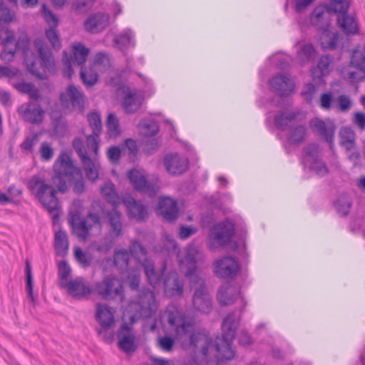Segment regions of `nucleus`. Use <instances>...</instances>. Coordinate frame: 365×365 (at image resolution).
I'll return each mask as SVG.
<instances>
[{"label": "nucleus", "instance_id": "nucleus-1", "mask_svg": "<svg viewBox=\"0 0 365 365\" xmlns=\"http://www.w3.org/2000/svg\"><path fill=\"white\" fill-rule=\"evenodd\" d=\"M163 318L174 329L175 339L183 349H192L195 353L200 352L205 357L208 356L210 350L214 349L218 363L228 361L235 357L236 352L232 345L240 319L237 318L235 313L228 314L224 319L222 337L217 338L215 342L205 331L196 329L193 319L182 313L176 306H168Z\"/></svg>", "mask_w": 365, "mask_h": 365}, {"label": "nucleus", "instance_id": "nucleus-2", "mask_svg": "<svg viewBox=\"0 0 365 365\" xmlns=\"http://www.w3.org/2000/svg\"><path fill=\"white\" fill-rule=\"evenodd\" d=\"M197 255V248L190 245L186 248L185 256L179 259V262L185 277L188 278L190 286L195 288L192 297V305L195 309L202 314H209L213 309L212 299L205 280L196 273Z\"/></svg>", "mask_w": 365, "mask_h": 365}, {"label": "nucleus", "instance_id": "nucleus-3", "mask_svg": "<svg viewBox=\"0 0 365 365\" xmlns=\"http://www.w3.org/2000/svg\"><path fill=\"white\" fill-rule=\"evenodd\" d=\"M35 48L37 50L41 66L43 68V73H41L37 68V57L29 50V40L26 36L19 38L16 46L17 49L21 50L24 54V63L27 70L38 79H47L46 71L54 73L55 61L53 56L43 40L36 38L34 42Z\"/></svg>", "mask_w": 365, "mask_h": 365}, {"label": "nucleus", "instance_id": "nucleus-4", "mask_svg": "<svg viewBox=\"0 0 365 365\" xmlns=\"http://www.w3.org/2000/svg\"><path fill=\"white\" fill-rule=\"evenodd\" d=\"M53 170L52 183L59 192L64 193L68 190L65 179L66 177L73 180V190L76 194H81L84 192L85 183L81 171L73 165L71 155L68 153H61L53 165Z\"/></svg>", "mask_w": 365, "mask_h": 365}, {"label": "nucleus", "instance_id": "nucleus-5", "mask_svg": "<svg viewBox=\"0 0 365 365\" xmlns=\"http://www.w3.org/2000/svg\"><path fill=\"white\" fill-rule=\"evenodd\" d=\"M28 188L48 212L53 213L58 210L59 200L56 197V190L46 182L43 176L33 175L28 181Z\"/></svg>", "mask_w": 365, "mask_h": 365}, {"label": "nucleus", "instance_id": "nucleus-6", "mask_svg": "<svg viewBox=\"0 0 365 365\" xmlns=\"http://www.w3.org/2000/svg\"><path fill=\"white\" fill-rule=\"evenodd\" d=\"M73 147L80 158L86 177L92 182L96 181L99 177L101 168L98 161L99 152L96 155L92 150L86 146L81 138H75L73 140Z\"/></svg>", "mask_w": 365, "mask_h": 365}, {"label": "nucleus", "instance_id": "nucleus-7", "mask_svg": "<svg viewBox=\"0 0 365 365\" xmlns=\"http://www.w3.org/2000/svg\"><path fill=\"white\" fill-rule=\"evenodd\" d=\"M129 307L135 312L137 317H150L158 308L154 292L146 288L140 290L137 297L129 304Z\"/></svg>", "mask_w": 365, "mask_h": 365}, {"label": "nucleus", "instance_id": "nucleus-8", "mask_svg": "<svg viewBox=\"0 0 365 365\" xmlns=\"http://www.w3.org/2000/svg\"><path fill=\"white\" fill-rule=\"evenodd\" d=\"M69 222L75 235L83 240L87 239L93 227H101L100 216L92 212H89L84 218H81L78 212H73L70 215Z\"/></svg>", "mask_w": 365, "mask_h": 365}, {"label": "nucleus", "instance_id": "nucleus-9", "mask_svg": "<svg viewBox=\"0 0 365 365\" xmlns=\"http://www.w3.org/2000/svg\"><path fill=\"white\" fill-rule=\"evenodd\" d=\"M234 234L235 225L230 220L215 225L210 230L209 247L212 250L219 246H225L231 241Z\"/></svg>", "mask_w": 365, "mask_h": 365}, {"label": "nucleus", "instance_id": "nucleus-10", "mask_svg": "<svg viewBox=\"0 0 365 365\" xmlns=\"http://www.w3.org/2000/svg\"><path fill=\"white\" fill-rule=\"evenodd\" d=\"M334 6L332 11L337 14L336 21L339 27L346 35H355L359 33V28L358 21L354 15L348 14L350 2H344L340 7Z\"/></svg>", "mask_w": 365, "mask_h": 365}, {"label": "nucleus", "instance_id": "nucleus-11", "mask_svg": "<svg viewBox=\"0 0 365 365\" xmlns=\"http://www.w3.org/2000/svg\"><path fill=\"white\" fill-rule=\"evenodd\" d=\"M94 292L101 298L109 300L116 296L122 297L123 286L115 277L107 276L102 281L96 282Z\"/></svg>", "mask_w": 365, "mask_h": 365}, {"label": "nucleus", "instance_id": "nucleus-12", "mask_svg": "<svg viewBox=\"0 0 365 365\" xmlns=\"http://www.w3.org/2000/svg\"><path fill=\"white\" fill-rule=\"evenodd\" d=\"M305 155L302 163L306 167L314 171L319 176H324L329 172L327 165L319 158V146L317 144H311L305 148Z\"/></svg>", "mask_w": 365, "mask_h": 365}, {"label": "nucleus", "instance_id": "nucleus-13", "mask_svg": "<svg viewBox=\"0 0 365 365\" xmlns=\"http://www.w3.org/2000/svg\"><path fill=\"white\" fill-rule=\"evenodd\" d=\"M217 298L219 303L223 306L231 305L239 301L241 311L247 305L245 298L241 295L240 289L228 283L224 284L220 287Z\"/></svg>", "mask_w": 365, "mask_h": 365}, {"label": "nucleus", "instance_id": "nucleus-14", "mask_svg": "<svg viewBox=\"0 0 365 365\" xmlns=\"http://www.w3.org/2000/svg\"><path fill=\"white\" fill-rule=\"evenodd\" d=\"M240 270V264L233 257H224L215 261L214 264L215 274L222 279H233L237 277Z\"/></svg>", "mask_w": 365, "mask_h": 365}, {"label": "nucleus", "instance_id": "nucleus-15", "mask_svg": "<svg viewBox=\"0 0 365 365\" xmlns=\"http://www.w3.org/2000/svg\"><path fill=\"white\" fill-rule=\"evenodd\" d=\"M88 121L93 133L86 135V145L96 155L99 150L100 135L102 133L103 125L101 115L96 111H91L88 114Z\"/></svg>", "mask_w": 365, "mask_h": 365}, {"label": "nucleus", "instance_id": "nucleus-16", "mask_svg": "<svg viewBox=\"0 0 365 365\" xmlns=\"http://www.w3.org/2000/svg\"><path fill=\"white\" fill-rule=\"evenodd\" d=\"M309 125L312 131L322 137L329 144L330 148H332L336 130L334 120L329 118L322 120L315 118L310 120Z\"/></svg>", "mask_w": 365, "mask_h": 365}, {"label": "nucleus", "instance_id": "nucleus-17", "mask_svg": "<svg viewBox=\"0 0 365 365\" xmlns=\"http://www.w3.org/2000/svg\"><path fill=\"white\" fill-rule=\"evenodd\" d=\"M61 289H66L68 294L76 299H87L93 292L83 277H76L68 282H62Z\"/></svg>", "mask_w": 365, "mask_h": 365}, {"label": "nucleus", "instance_id": "nucleus-18", "mask_svg": "<svg viewBox=\"0 0 365 365\" xmlns=\"http://www.w3.org/2000/svg\"><path fill=\"white\" fill-rule=\"evenodd\" d=\"M60 101L62 106L66 108H70L71 106L83 108L85 96L79 88L71 84L60 94Z\"/></svg>", "mask_w": 365, "mask_h": 365}, {"label": "nucleus", "instance_id": "nucleus-19", "mask_svg": "<svg viewBox=\"0 0 365 365\" xmlns=\"http://www.w3.org/2000/svg\"><path fill=\"white\" fill-rule=\"evenodd\" d=\"M122 201L130 219L141 222L148 218V207L141 201L135 200L130 195L124 197Z\"/></svg>", "mask_w": 365, "mask_h": 365}, {"label": "nucleus", "instance_id": "nucleus-20", "mask_svg": "<svg viewBox=\"0 0 365 365\" xmlns=\"http://www.w3.org/2000/svg\"><path fill=\"white\" fill-rule=\"evenodd\" d=\"M352 63L355 68L349 66L342 71V77L350 83H357L365 79V56L361 55V60L357 59V54L354 53Z\"/></svg>", "mask_w": 365, "mask_h": 365}, {"label": "nucleus", "instance_id": "nucleus-21", "mask_svg": "<svg viewBox=\"0 0 365 365\" xmlns=\"http://www.w3.org/2000/svg\"><path fill=\"white\" fill-rule=\"evenodd\" d=\"M118 338V345L120 349L125 353L135 351V336L133 332V327L127 323H123L117 332Z\"/></svg>", "mask_w": 365, "mask_h": 365}, {"label": "nucleus", "instance_id": "nucleus-22", "mask_svg": "<svg viewBox=\"0 0 365 365\" xmlns=\"http://www.w3.org/2000/svg\"><path fill=\"white\" fill-rule=\"evenodd\" d=\"M17 112L25 121L31 124H39L43 121L44 110L39 105L31 102L23 103Z\"/></svg>", "mask_w": 365, "mask_h": 365}, {"label": "nucleus", "instance_id": "nucleus-23", "mask_svg": "<svg viewBox=\"0 0 365 365\" xmlns=\"http://www.w3.org/2000/svg\"><path fill=\"white\" fill-rule=\"evenodd\" d=\"M332 10L326 5L317 6L310 16V21L312 25L315 26L318 30L329 29L331 25Z\"/></svg>", "mask_w": 365, "mask_h": 365}, {"label": "nucleus", "instance_id": "nucleus-24", "mask_svg": "<svg viewBox=\"0 0 365 365\" xmlns=\"http://www.w3.org/2000/svg\"><path fill=\"white\" fill-rule=\"evenodd\" d=\"M164 165L166 170L171 175H178L185 173L189 165L187 158L178 153L168 154L164 158Z\"/></svg>", "mask_w": 365, "mask_h": 365}, {"label": "nucleus", "instance_id": "nucleus-25", "mask_svg": "<svg viewBox=\"0 0 365 365\" xmlns=\"http://www.w3.org/2000/svg\"><path fill=\"white\" fill-rule=\"evenodd\" d=\"M271 89L280 96H288L294 91L295 84L292 78L287 75L277 74L269 81Z\"/></svg>", "mask_w": 365, "mask_h": 365}, {"label": "nucleus", "instance_id": "nucleus-26", "mask_svg": "<svg viewBox=\"0 0 365 365\" xmlns=\"http://www.w3.org/2000/svg\"><path fill=\"white\" fill-rule=\"evenodd\" d=\"M96 318L101 326V328L98 329L99 335H102L104 331L113 326L115 322L114 313L110 308L100 303L96 304Z\"/></svg>", "mask_w": 365, "mask_h": 365}, {"label": "nucleus", "instance_id": "nucleus-27", "mask_svg": "<svg viewBox=\"0 0 365 365\" xmlns=\"http://www.w3.org/2000/svg\"><path fill=\"white\" fill-rule=\"evenodd\" d=\"M164 290L167 296L170 297H182L183 294V284L180 280L178 273L176 271L170 272L165 277Z\"/></svg>", "mask_w": 365, "mask_h": 365}, {"label": "nucleus", "instance_id": "nucleus-28", "mask_svg": "<svg viewBox=\"0 0 365 365\" xmlns=\"http://www.w3.org/2000/svg\"><path fill=\"white\" fill-rule=\"evenodd\" d=\"M158 214L168 222L175 221L178 216L177 202L169 197H163L159 199Z\"/></svg>", "mask_w": 365, "mask_h": 365}, {"label": "nucleus", "instance_id": "nucleus-29", "mask_svg": "<svg viewBox=\"0 0 365 365\" xmlns=\"http://www.w3.org/2000/svg\"><path fill=\"white\" fill-rule=\"evenodd\" d=\"M110 16L106 14L98 13L90 16L84 24L87 31L97 34L103 31L109 24Z\"/></svg>", "mask_w": 365, "mask_h": 365}, {"label": "nucleus", "instance_id": "nucleus-30", "mask_svg": "<svg viewBox=\"0 0 365 365\" xmlns=\"http://www.w3.org/2000/svg\"><path fill=\"white\" fill-rule=\"evenodd\" d=\"M114 46L123 52L129 48L135 46V35L130 29H125L120 33L115 34L113 38Z\"/></svg>", "mask_w": 365, "mask_h": 365}, {"label": "nucleus", "instance_id": "nucleus-31", "mask_svg": "<svg viewBox=\"0 0 365 365\" xmlns=\"http://www.w3.org/2000/svg\"><path fill=\"white\" fill-rule=\"evenodd\" d=\"M128 176L136 190L145 193L154 191V185L149 183L144 175L139 170H131L128 172Z\"/></svg>", "mask_w": 365, "mask_h": 365}, {"label": "nucleus", "instance_id": "nucleus-32", "mask_svg": "<svg viewBox=\"0 0 365 365\" xmlns=\"http://www.w3.org/2000/svg\"><path fill=\"white\" fill-rule=\"evenodd\" d=\"M319 43L324 50H335L339 44L340 34L338 31H331L329 29H320Z\"/></svg>", "mask_w": 365, "mask_h": 365}, {"label": "nucleus", "instance_id": "nucleus-33", "mask_svg": "<svg viewBox=\"0 0 365 365\" xmlns=\"http://www.w3.org/2000/svg\"><path fill=\"white\" fill-rule=\"evenodd\" d=\"M107 217L110 227V234L113 237H118L123 233L122 214L114 207L108 211Z\"/></svg>", "mask_w": 365, "mask_h": 365}, {"label": "nucleus", "instance_id": "nucleus-34", "mask_svg": "<svg viewBox=\"0 0 365 365\" xmlns=\"http://www.w3.org/2000/svg\"><path fill=\"white\" fill-rule=\"evenodd\" d=\"M143 101V96L137 91H128L125 93L123 106L128 113H133L139 110Z\"/></svg>", "mask_w": 365, "mask_h": 365}, {"label": "nucleus", "instance_id": "nucleus-35", "mask_svg": "<svg viewBox=\"0 0 365 365\" xmlns=\"http://www.w3.org/2000/svg\"><path fill=\"white\" fill-rule=\"evenodd\" d=\"M12 86L19 93L28 95L29 98L32 101H38L41 98L39 89L31 82L21 81L13 83Z\"/></svg>", "mask_w": 365, "mask_h": 365}, {"label": "nucleus", "instance_id": "nucleus-36", "mask_svg": "<svg viewBox=\"0 0 365 365\" xmlns=\"http://www.w3.org/2000/svg\"><path fill=\"white\" fill-rule=\"evenodd\" d=\"M356 133L348 126L341 128L339 131V143L348 151L354 150L356 146Z\"/></svg>", "mask_w": 365, "mask_h": 365}, {"label": "nucleus", "instance_id": "nucleus-37", "mask_svg": "<svg viewBox=\"0 0 365 365\" xmlns=\"http://www.w3.org/2000/svg\"><path fill=\"white\" fill-rule=\"evenodd\" d=\"M143 267L149 284H151L153 287H155L160 282L161 279V275L164 272L166 268V265L164 264L162 267L161 274L158 273L155 271L153 262L148 259H145L143 261Z\"/></svg>", "mask_w": 365, "mask_h": 365}, {"label": "nucleus", "instance_id": "nucleus-38", "mask_svg": "<svg viewBox=\"0 0 365 365\" xmlns=\"http://www.w3.org/2000/svg\"><path fill=\"white\" fill-rule=\"evenodd\" d=\"M80 76L83 84L87 87H91L96 85L98 81V72L90 63L89 66L86 67L84 65L81 66Z\"/></svg>", "mask_w": 365, "mask_h": 365}, {"label": "nucleus", "instance_id": "nucleus-39", "mask_svg": "<svg viewBox=\"0 0 365 365\" xmlns=\"http://www.w3.org/2000/svg\"><path fill=\"white\" fill-rule=\"evenodd\" d=\"M98 73H105L110 70L111 61L109 55L105 52L96 53L90 63Z\"/></svg>", "mask_w": 365, "mask_h": 365}, {"label": "nucleus", "instance_id": "nucleus-40", "mask_svg": "<svg viewBox=\"0 0 365 365\" xmlns=\"http://www.w3.org/2000/svg\"><path fill=\"white\" fill-rule=\"evenodd\" d=\"M296 117L297 115L294 113L281 112L274 116V123L278 129L286 130L294 124Z\"/></svg>", "mask_w": 365, "mask_h": 365}, {"label": "nucleus", "instance_id": "nucleus-41", "mask_svg": "<svg viewBox=\"0 0 365 365\" xmlns=\"http://www.w3.org/2000/svg\"><path fill=\"white\" fill-rule=\"evenodd\" d=\"M55 249L57 255L65 256L68 250V239L66 233L63 230H58L55 233Z\"/></svg>", "mask_w": 365, "mask_h": 365}, {"label": "nucleus", "instance_id": "nucleus-42", "mask_svg": "<svg viewBox=\"0 0 365 365\" xmlns=\"http://www.w3.org/2000/svg\"><path fill=\"white\" fill-rule=\"evenodd\" d=\"M72 52L75 62L81 66L86 63L90 49L82 43H75L72 46Z\"/></svg>", "mask_w": 365, "mask_h": 365}, {"label": "nucleus", "instance_id": "nucleus-43", "mask_svg": "<svg viewBox=\"0 0 365 365\" xmlns=\"http://www.w3.org/2000/svg\"><path fill=\"white\" fill-rule=\"evenodd\" d=\"M139 129L145 136H153L159 130L158 123L153 118L143 119L139 124Z\"/></svg>", "mask_w": 365, "mask_h": 365}, {"label": "nucleus", "instance_id": "nucleus-44", "mask_svg": "<svg viewBox=\"0 0 365 365\" xmlns=\"http://www.w3.org/2000/svg\"><path fill=\"white\" fill-rule=\"evenodd\" d=\"M288 130H289L288 141L290 144H299L304 140L307 133L305 126L302 125L294 126L293 124Z\"/></svg>", "mask_w": 365, "mask_h": 365}, {"label": "nucleus", "instance_id": "nucleus-45", "mask_svg": "<svg viewBox=\"0 0 365 365\" xmlns=\"http://www.w3.org/2000/svg\"><path fill=\"white\" fill-rule=\"evenodd\" d=\"M351 205L350 197L347 195H341L334 202V207L339 215L344 217L349 213Z\"/></svg>", "mask_w": 365, "mask_h": 365}, {"label": "nucleus", "instance_id": "nucleus-46", "mask_svg": "<svg viewBox=\"0 0 365 365\" xmlns=\"http://www.w3.org/2000/svg\"><path fill=\"white\" fill-rule=\"evenodd\" d=\"M317 56V51L314 47L310 44L307 43L302 46L300 50L297 51V58L302 63L312 61Z\"/></svg>", "mask_w": 365, "mask_h": 365}, {"label": "nucleus", "instance_id": "nucleus-47", "mask_svg": "<svg viewBox=\"0 0 365 365\" xmlns=\"http://www.w3.org/2000/svg\"><path fill=\"white\" fill-rule=\"evenodd\" d=\"M107 133L109 138H115L120 134L119 121L114 113L108 115L106 121Z\"/></svg>", "mask_w": 365, "mask_h": 365}, {"label": "nucleus", "instance_id": "nucleus-48", "mask_svg": "<svg viewBox=\"0 0 365 365\" xmlns=\"http://www.w3.org/2000/svg\"><path fill=\"white\" fill-rule=\"evenodd\" d=\"M71 275V268L66 260H61L58 264V277L59 287L62 282H68Z\"/></svg>", "mask_w": 365, "mask_h": 365}, {"label": "nucleus", "instance_id": "nucleus-49", "mask_svg": "<svg viewBox=\"0 0 365 365\" xmlns=\"http://www.w3.org/2000/svg\"><path fill=\"white\" fill-rule=\"evenodd\" d=\"M130 258L129 251L122 249L116 250L114 253V263L120 269L126 268Z\"/></svg>", "mask_w": 365, "mask_h": 365}, {"label": "nucleus", "instance_id": "nucleus-50", "mask_svg": "<svg viewBox=\"0 0 365 365\" xmlns=\"http://www.w3.org/2000/svg\"><path fill=\"white\" fill-rule=\"evenodd\" d=\"M46 36L53 49L59 50L61 48L60 36L56 29V27L51 26L46 31Z\"/></svg>", "mask_w": 365, "mask_h": 365}, {"label": "nucleus", "instance_id": "nucleus-51", "mask_svg": "<svg viewBox=\"0 0 365 365\" xmlns=\"http://www.w3.org/2000/svg\"><path fill=\"white\" fill-rule=\"evenodd\" d=\"M129 252L132 253L138 260H140L141 258L144 260L146 259L147 250L138 241L133 240L130 242Z\"/></svg>", "mask_w": 365, "mask_h": 365}, {"label": "nucleus", "instance_id": "nucleus-52", "mask_svg": "<svg viewBox=\"0 0 365 365\" xmlns=\"http://www.w3.org/2000/svg\"><path fill=\"white\" fill-rule=\"evenodd\" d=\"M101 192L105 197L106 200L111 203L113 205H115L117 203L118 196L114 189L113 183H106L102 188Z\"/></svg>", "mask_w": 365, "mask_h": 365}, {"label": "nucleus", "instance_id": "nucleus-53", "mask_svg": "<svg viewBox=\"0 0 365 365\" xmlns=\"http://www.w3.org/2000/svg\"><path fill=\"white\" fill-rule=\"evenodd\" d=\"M26 289L28 294L33 303L35 302V298L33 292V281L31 265L27 260L26 262Z\"/></svg>", "mask_w": 365, "mask_h": 365}, {"label": "nucleus", "instance_id": "nucleus-54", "mask_svg": "<svg viewBox=\"0 0 365 365\" xmlns=\"http://www.w3.org/2000/svg\"><path fill=\"white\" fill-rule=\"evenodd\" d=\"M39 153L42 160L49 161L52 159L54 152L49 143L43 142L39 148Z\"/></svg>", "mask_w": 365, "mask_h": 365}, {"label": "nucleus", "instance_id": "nucleus-55", "mask_svg": "<svg viewBox=\"0 0 365 365\" xmlns=\"http://www.w3.org/2000/svg\"><path fill=\"white\" fill-rule=\"evenodd\" d=\"M175 344V339L170 336H164L158 339V347L166 352H170L173 350Z\"/></svg>", "mask_w": 365, "mask_h": 365}, {"label": "nucleus", "instance_id": "nucleus-56", "mask_svg": "<svg viewBox=\"0 0 365 365\" xmlns=\"http://www.w3.org/2000/svg\"><path fill=\"white\" fill-rule=\"evenodd\" d=\"M317 85L315 83H309L304 86L302 91V96L308 103L312 102L317 90Z\"/></svg>", "mask_w": 365, "mask_h": 365}, {"label": "nucleus", "instance_id": "nucleus-57", "mask_svg": "<svg viewBox=\"0 0 365 365\" xmlns=\"http://www.w3.org/2000/svg\"><path fill=\"white\" fill-rule=\"evenodd\" d=\"M74 256L76 261L83 267H88L90 265L91 258L81 247H75Z\"/></svg>", "mask_w": 365, "mask_h": 365}, {"label": "nucleus", "instance_id": "nucleus-58", "mask_svg": "<svg viewBox=\"0 0 365 365\" xmlns=\"http://www.w3.org/2000/svg\"><path fill=\"white\" fill-rule=\"evenodd\" d=\"M311 73L312 80L317 86L325 84L324 77L328 74L325 73L323 70L318 66H314L312 68Z\"/></svg>", "mask_w": 365, "mask_h": 365}, {"label": "nucleus", "instance_id": "nucleus-59", "mask_svg": "<svg viewBox=\"0 0 365 365\" xmlns=\"http://www.w3.org/2000/svg\"><path fill=\"white\" fill-rule=\"evenodd\" d=\"M94 3V0H82L78 1L73 4V9L78 12H84L86 11L89 8H91Z\"/></svg>", "mask_w": 365, "mask_h": 365}, {"label": "nucleus", "instance_id": "nucleus-60", "mask_svg": "<svg viewBox=\"0 0 365 365\" xmlns=\"http://www.w3.org/2000/svg\"><path fill=\"white\" fill-rule=\"evenodd\" d=\"M107 156L113 163H118L121 157V150L118 146H112L108 149Z\"/></svg>", "mask_w": 365, "mask_h": 365}, {"label": "nucleus", "instance_id": "nucleus-61", "mask_svg": "<svg viewBox=\"0 0 365 365\" xmlns=\"http://www.w3.org/2000/svg\"><path fill=\"white\" fill-rule=\"evenodd\" d=\"M14 15L11 12L9 9L3 4H0V23L11 22L14 20Z\"/></svg>", "mask_w": 365, "mask_h": 365}, {"label": "nucleus", "instance_id": "nucleus-62", "mask_svg": "<svg viewBox=\"0 0 365 365\" xmlns=\"http://www.w3.org/2000/svg\"><path fill=\"white\" fill-rule=\"evenodd\" d=\"M339 108L342 112L348 111L351 106V101L349 96L341 95L337 99Z\"/></svg>", "mask_w": 365, "mask_h": 365}, {"label": "nucleus", "instance_id": "nucleus-63", "mask_svg": "<svg viewBox=\"0 0 365 365\" xmlns=\"http://www.w3.org/2000/svg\"><path fill=\"white\" fill-rule=\"evenodd\" d=\"M331 59L328 56H323L320 58L317 66L324 71L325 73L329 74L331 71Z\"/></svg>", "mask_w": 365, "mask_h": 365}, {"label": "nucleus", "instance_id": "nucleus-64", "mask_svg": "<svg viewBox=\"0 0 365 365\" xmlns=\"http://www.w3.org/2000/svg\"><path fill=\"white\" fill-rule=\"evenodd\" d=\"M352 122L360 130H365V114L364 113H354Z\"/></svg>", "mask_w": 365, "mask_h": 365}]
</instances>
